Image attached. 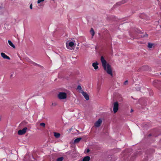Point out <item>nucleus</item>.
Returning <instances> with one entry per match:
<instances>
[{"mask_svg": "<svg viewBox=\"0 0 161 161\" xmlns=\"http://www.w3.org/2000/svg\"><path fill=\"white\" fill-rule=\"evenodd\" d=\"M119 109V104L117 102H115L113 105V111L114 113H115Z\"/></svg>", "mask_w": 161, "mask_h": 161, "instance_id": "obj_4", "label": "nucleus"}, {"mask_svg": "<svg viewBox=\"0 0 161 161\" xmlns=\"http://www.w3.org/2000/svg\"><path fill=\"white\" fill-rule=\"evenodd\" d=\"M58 97L60 99H64L66 98L67 94L64 92H60L58 93Z\"/></svg>", "mask_w": 161, "mask_h": 161, "instance_id": "obj_3", "label": "nucleus"}, {"mask_svg": "<svg viewBox=\"0 0 161 161\" xmlns=\"http://www.w3.org/2000/svg\"><path fill=\"white\" fill-rule=\"evenodd\" d=\"M100 60L104 70L106 71L108 74L110 75L111 76H112V68L109 64L107 63L103 56L101 57Z\"/></svg>", "mask_w": 161, "mask_h": 161, "instance_id": "obj_1", "label": "nucleus"}, {"mask_svg": "<svg viewBox=\"0 0 161 161\" xmlns=\"http://www.w3.org/2000/svg\"><path fill=\"white\" fill-rule=\"evenodd\" d=\"M126 2V1L125 0H124L122 1H121L120 3V4H123L124 3H125Z\"/></svg>", "mask_w": 161, "mask_h": 161, "instance_id": "obj_20", "label": "nucleus"}, {"mask_svg": "<svg viewBox=\"0 0 161 161\" xmlns=\"http://www.w3.org/2000/svg\"><path fill=\"white\" fill-rule=\"evenodd\" d=\"M81 94L86 100H88L89 99V96L86 92H82Z\"/></svg>", "mask_w": 161, "mask_h": 161, "instance_id": "obj_8", "label": "nucleus"}, {"mask_svg": "<svg viewBox=\"0 0 161 161\" xmlns=\"http://www.w3.org/2000/svg\"><path fill=\"white\" fill-rule=\"evenodd\" d=\"M81 139H82L80 137V138H77L75 139L74 142H73L74 144H75L78 143L80 142V141L81 140Z\"/></svg>", "mask_w": 161, "mask_h": 161, "instance_id": "obj_10", "label": "nucleus"}, {"mask_svg": "<svg viewBox=\"0 0 161 161\" xmlns=\"http://www.w3.org/2000/svg\"><path fill=\"white\" fill-rule=\"evenodd\" d=\"M90 32L92 36V38L93 36H94V35L95 34V32H94V31L93 30V28H92L91 29L90 31Z\"/></svg>", "mask_w": 161, "mask_h": 161, "instance_id": "obj_15", "label": "nucleus"}, {"mask_svg": "<svg viewBox=\"0 0 161 161\" xmlns=\"http://www.w3.org/2000/svg\"><path fill=\"white\" fill-rule=\"evenodd\" d=\"M98 63L96 61L92 64V66L95 69L97 70L98 69Z\"/></svg>", "mask_w": 161, "mask_h": 161, "instance_id": "obj_7", "label": "nucleus"}, {"mask_svg": "<svg viewBox=\"0 0 161 161\" xmlns=\"http://www.w3.org/2000/svg\"><path fill=\"white\" fill-rule=\"evenodd\" d=\"M102 120L101 119H99L98 120L95 122V126L97 127H99L102 124Z\"/></svg>", "mask_w": 161, "mask_h": 161, "instance_id": "obj_6", "label": "nucleus"}, {"mask_svg": "<svg viewBox=\"0 0 161 161\" xmlns=\"http://www.w3.org/2000/svg\"><path fill=\"white\" fill-rule=\"evenodd\" d=\"M8 42L9 44L12 47H13L14 48H15V46L13 44L11 41L10 40H8Z\"/></svg>", "mask_w": 161, "mask_h": 161, "instance_id": "obj_13", "label": "nucleus"}, {"mask_svg": "<svg viewBox=\"0 0 161 161\" xmlns=\"http://www.w3.org/2000/svg\"><path fill=\"white\" fill-rule=\"evenodd\" d=\"M30 9H32V4H31L30 6Z\"/></svg>", "mask_w": 161, "mask_h": 161, "instance_id": "obj_22", "label": "nucleus"}, {"mask_svg": "<svg viewBox=\"0 0 161 161\" xmlns=\"http://www.w3.org/2000/svg\"><path fill=\"white\" fill-rule=\"evenodd\" d=\"M27 128L26 127L24 128L22 130H19L18 132V134L19 135H22L25 134Z\"/></svg>", "mask_w": 161, "mask_h": 161, "instance_id": "obj_5", "label": "nucleus"}, {"mask_svg": "<svg viewBox=\"0 0 161 161\" xmlns=\"http://www.w3.org/2000/svg\"><path fill=\"white\" fill-rule=\"evenodd\" d=\"M44 0H38L37 1V3L38 4H40L39 5V6H41V4L40 3H41L43 2Z\"/></svg>", "mask_w": 161, "mask_h": 161, "instance_id": "obj_17", "label": "nucleus"}, {"mask_svg": "<svg viewBox=\"0 0 161 161\" xmlns=\"http://www.w3.org/2000/svg\"><path fill=\"white\" fill-rule=\"evenodd\" d=\"M66 46L67 48L70 50H72L73 49V47L74 43L72 41H68L66 43Z\"/></svg>", "mask_w": 161, "mask_h": 161, "instance_id": "obj_2", "label": "nucleus"}, {"mask_svg": "<svg viewBox=\"0 0 161 161\" xmlns=\"http://www.w3.org/2000/svg\"><path fill=\"white\" fill-rule=\"evenodd\" d=\"M63 159L64 158L63 157L59 158L57 159V161H63Z\"/></svg>", "mask_w": 161, "mask_h": 161, "instance_id": "obj_18", "label": "nucleus"}, {"mask_svg": "<svg viewBox=\"0 0 161 161\" xmlns=\"http://www.w3.org/2000/svg\"><path fill=\"white\" fill-rule=\"evenodd\" d=\"M127 83H128V81L127 80H126V81H125V82L124 83V84L125 85H127Z\"/></svg>", "mask_w": 161, "mask_h": 161, "instance_id": "obj_21", "label": "nucleus"}, {"mask_svg": "<svg viewBox=\"0 0 161 161\" xmlns=\"http://www.w3.org/2000/svg\"><path fill=\"white\" fill-rule=\"evenodd\" d=\"M40 125L41 126H42L44 127H45V124L44 123H42L40 124Z\"/></svg>", "mask_w": 161, "mask_h": 161, "instance_id": "obj_19", "label": "nucleus"}, {"mask_svg": "<svg viewBox=\"0 0 161 161\" xmlns=\"http://www.w3.org/2000/svg\"><path fill=\"white\" fill-rule=\"evenodd\" d=\"M77 89L78 90L79 92L81 93L82 92H83L82 90V88L80 85H79L78 86Z\"/></svg>", "mask_w": 161, "mask_h": 161, "instance_id": "obj_11", "label": "nucleus"}, {"mask_svg": "<svg viewBox=\"0 0 161 161\" xmlns=\"http://www.w3.org/2000/svg\"><path fill=\"white\" fill-rule=\"evenodd\" d=\"M1 55L2 57L4 59H7L9 60L10 59V58L5 54L4 53H1Z\"/></svg>", "mask_w": 161, "mask_h": 161, "instance_id": "obj_9", "label": "nucleus"}, {"mask_svg": "<svg viewBox=\"0 0 161 161\" xmlns=\"http://www.w3.org/2000/svg\"><path fill=\"white\" fill-rule=\"evenodd\" d=\"M54 136L57 138H59L60 136V134L58 133L54 132Z\"/></svg>", "mask_w": 161, "mask_h": 161, "instance_id": "obj_12", "label": "nucleus"}, {"mask_svg": "<svg viewBox=\"0 0 161 161\" xmlns=\"http://www.w3.org/2000/svg\"><path fill=\"white\" fill-rule=\"evenodd\" d=\"M90 159V157L89 156H86L83 159V161H89Z\"/></svg>", "mask_w": 161, "mask_h": 161, "instance_id": "obj_14", "label": "nucleus"}, {"mask_svg": "<svg viewBox=\"0 0 161 161\" xmlns=\"http://www.w3.org/2000/svg\"><path fill=\"white\" fill-rule=\"evenodd\" d=\"M133 112V110L132 109H131V110H130V112Z\"/></svg>", "mask_w": 161, "mask_h": 161, "instance_id": "obj_23", "label": "nucleus"}, {"mask_svg": "<svg viewBox=\"0 0 161 161\" xmlns=\"http://www.w3.org/2000/svg\"><path fill=\"white\" fill-rule=\"evenodd\" d=\"M153 43H148V47L149 48H151L153 47Z\"/></svg>", "mask_w": 161, "mask_h": 161, "instance_id": "obj_16", "label": "nucleus"}, {"mask_svg": "<svg viewBox=\"0 0 161 161\" xmlns=\"http://www.w3.org/2000/svg\"><path fill=\"white\" fill-rule=\"evenodd\" d=\"M12 76V75H11V76Z\"/></svg>", "mask_w": 161, "mask_h": 161, "instance_id": "obj_24", "label": "nucleus"}]
</instances>
